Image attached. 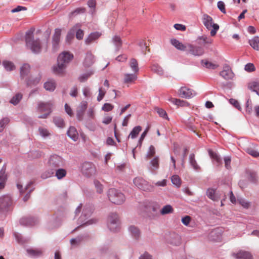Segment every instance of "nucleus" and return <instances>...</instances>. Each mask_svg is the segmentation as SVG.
<instances>
[{"mask_svg":"<svg viewBox=\"0 0 259 259\" xmlns=\"http://www.w3.org/2000/svg\"><path fill=\"white\" fill-rule=\"evenodd\" d=\"M207 197L213 201L217 200L218 197L215 195V190L213 189H208L206 193Z\"/></svg>","mask_w":259,"mask_h":259,"instance_id":"obj_42","label":"nucleus"},{"mask_svg":"<svg viewBox=\"0 0 259 259\" xmlns=\"http://www.w3.org/2000/svg\"><path fill=\"white\" fill-rule=\"evenodd\" d=\"M169 101L174 103V104L178 106H188L189 105L188 103L184 100H182L180 99L170 98L168 99Z\"/></svg>","mask_w":259,"mask_h":259,"instance_id":"obj_26","label":"nucleus"},{"mask_svg":"<svg viewBox=\"0 0 259 259\" xmlns=\"http://www.w3.org/2000/svg\"><path fill=\"white\" fill-rule=\"evenodd\" d=\"M225 165L227 169L231 168V158L229 156L224 158Z\"/></svg>","mask_w":259,"mask_h":259,"instance_id":"obj_57","label":"nucleus"},{"mask_svg":"<svg viewBox=\"0 0 259 259\" xmlns=\"http://www.w3.org/2000/svg\"><path fill=\"white\" fill-rule=\"evenodd\" d=\"M244 69L247 72H252L255 71V68L253 64L251 63H248L245 65Z\"/></svg>","mask_w":259,"mask_h":259,"instance_id":"obj_49","label":"nucleus"},{"mask_svg":"<svg viewBox=\"0 0 259 259\" xmlns=\"http://www.w3.org/2000/svg\"><path fill=\"white\" fill-rule=\"evenodd\" d=\"M9 119L8 118H4L0 120V132H2L5 128L6 125L9 123Z\"/></svg>","mask_w":259,"mask_h":259,"instance_id":"obj_47","label":"nucleus"},{"mask_svg":"<svg viewBox=\"0 0 259 259\" xmlns=\"http://www.w3.org/2000/svg\"><path fill=\"white\" fill-rule=\"evenodd\" d=\"M189 162L193 167L194 169L196 170H198L200 169L199 166L197 164V162L195 159V155L194 154H191L189 156Z\"/></svg>","mask_w":259,"mask_h":259,"instance_id":"obj_34","label":"nucleus"},{"mask_svg":"<svg viewBox=\"0 0 259 259\" xmlns=\"http://www.w3.org/2000/svg\"><path fill=\"white\" fill-rule=\"evenodd\" d=\"M39 134L44 138H46L49 136V132L46 128L42 127H39Z\"/></svg>","mask_w":259,"mask_h":259,"instance_id":"obj_55","label":"nucleus"},{"mask_svg":"<svg viewBox=\"0 0 259 259\" xmlns=\"http://www.w3.org/2000/svg\"><path fill=\"white\" fill-rule=\"evenodd\" d=\"M171 43L178 50L181 51H185L186 50L187 47L176 39H171Z\"/></svg>","mask_w":259,"mask_h":259,"instance_id":"obj_29","label":"nucleus"},{"mask_svg":"<svg viewBox=\"0 0 259 259\" xmlns=\"http://www.w3.org/2000/svg\"><path fill=\"white\" fill-rule=\"evenodd\" d=\"M141 130L142 127L140 126H135L130 134L128 138L131 137L132 139H135L136 137H137Z\"/></svg>","mask_w":259,"mask_h":259,"instance_id":"obj_32","label":"nucleus"},{"mask_svg":"<svg viewBox=\"0 0 259 259\" xmlns=\"http://www.w3.org/2000/svg\"><path fill=\"white\" fill-rule=\"evenodd\" d=\"M112 120V117L109 115H106L104 117L102 122L105 124H109Z\"/></svg>","mask_w":259,"mask_h":259,"instance_id":"obj_58","label":"nucleus"},{"mask_svg":"<svg viewBox=\"0 0 259 259\" xmlns=\"http://www.w3.org/2000/svg\"><path fill=\"white\" fill-rule=\"evenodd\" d=\"M173 211L172 207L170 205L164 206L160 210V213L162 214H165L172 212Z\"/></svg>","mask_w":259,"mask_h":259,"instance_id":"obj_46","label":"nucleus"},{"mask_svg":"<svg viewBox=\"0 0 259 259\" xmlns=\"http://www.w3.org/2000/svg\"><path fill=\"white\" fill-rule=\"evenodd\" d=\"M174 27L176 29L178 30L185 31L186 29V26L181 24H175Z\"/></svg>","mask_w":259,"mask_h":259,"instance_id":"obj_63","label":"nucleus"},{"mask_svg":"<svg viewBox=\"0 0 259 259\" xmlns=\"http://www.w3.org/2000/svg\"><path fill=\"white\" fill-rule=\"evenodd\" d=\"M191 221V217L190 216L187 215L182 219V222L183 224L186 226H188Z\"/></svg>","mask_w":259,"mask_h":259,"instance_id":"obj_62","label":"nucleus"},{"mask_svg":"<svg viewBox=\"0 0 259 259\" xmlns=\"http://www.w3.org/2000/svg\"><path fill=\"white\" fill-rule=\"evenodd\" d=\"M108 228L113 231H115L119 227L120 222L118 216L116 213H111L108 218Z\"/></svg>","mask_w":259,"mask_h":259,"instance_id":"obj_7","label":"nucleus"},{"mask_svg":"<svg viewBox=\"0 0 259 259\" xmlns=\"http://www.w3.org/2000/svg\"><path fill=\"white\" fill-rule=\"evenodd\" d=\"M81 171L86 177H90L96 174V169L93 163L85 162L82 164Z\"/></svg>","mask_w":259,"mask_h":259,"instance_id":"obj_6","label":"nucleus"},{"mask_svg":"<svg viewBox=\"0 0 259 259\" xmlns=\"http://www.w3.org/2000/svg\"><path fill=\"white\" fill-rule=\"evenodd\" d=\"M137 79V75L136 73H126L124 75L123 83L127 84L134 83Z\"/></svg>","mask_w":259,"mask_h":259,"instance_id":"obj_16","label":"nucleus"},{"mask_svg":"<svg viewBox=\"0 0 259 259\" xmlns=\"http://www.w3.org/2000/svg\"><path fill=\"white\" fill-rule=\"evenodd\" d=\"M94 184L97 190V191L101 193L103 192V185L98 181H95Z\"/></svg>","mask_w":259,"mask_h":259,"instance_id":"obj_54","label":"nucleus"},{"mask_svg":"<svg viewBox=\"0 0 259 259\" xmlns=\"http://www.w3.org/2000/svg\"><path fill=\"white\" fill-rule=\"evenodd\" d=\"M233 256L235 257L236 259H253L252 255L251 253L245 251H240L236 254L234 253Z\"/></svg>","mask_w":259,"mask_h":259,"instance_id":"obj_20","label":"nucleus"},{"mask_svg":"<svg viewBox=\"0 0 259 259\" xmlns=\"http://www.w3.org/2000/svg\"><path fill=\"white\" fill-rule=\"evenodd\" d=\"M54 123L55 124L60 128H63L65 126V122L63 119L59 117H56L54 118L53 120Z\"/></svg>","mask_w":259,"mask_h":259,"instance_id":"obj_41","label":"nucleus"},{"mask_svg":"<svg viewBox=\"0 0 259 259\" xmlns=\"http://www.w3.org/2000/svg\"><path fill=\"white\" fill-rule=\"evenodd\" d=\"M94 72L92 71H90L85 73H84L83 74H81L80 75L78 79V80L81 82H83L85 81L92 74H93Z\"/></svg>","mask_w":259,"mask_h":259,"instance_id":"obj_36","label":"nucleus"},{"mask_svg":"<svg viewBox=\"0 0 259 259\" xmlns=\"http://www.w3.org/2000/svg\"><path fill=\"white\" fill-rule=\"evenodd\" d=\"M208 153L210 157L213 159L217 163L218 166L222 164V160L219 155L211 150H208Z\"/></svg>","mask_w":259,"mask_h":259,"instance_id":"obj_25","label":"nucleus"},{"mask_svg":"<svg viewBox=\"0 0 259 259\" xmlns=\"http://www.w3.org/2000/svg\"><path fill=\"white\" fill-rule=\"evenodd\" d=\"M61 30L56 29L53 36V49L56 51L58 48V45L60 42Z\"/></svg>","mask_w":259,"mask_h":259,"instance_id":"obj_14","label":"nucleus"},{"mask_svg":"<svg viewBox=\"0 0 259 259\" xmlns=\"http://www.w3.org/2000/svg\"><path fill=\"white\" fill-rule=\"evenodd\" d=\"M38 223L37 218L33 217H25L20 219V223L21 225L26 227H32Z\"/></svg>","mask_w":259,"mask_h":259,"instance_id":"obj_11","label":"nucleus"},{"mask_svg":"<svg viewBox=\"0 0 259 259\" xmlns=\"http://www.w3.org/2000/svg\"><path fill=\"white\" fill-rule=\"evenodd\" d=\"M250 46L254 50L259 51V37L254 36L249 40Z\"/></svg>","mask_w":259,"mask_h":259,"instance_id":"obj_27","label":"nucleus"},{"mask_svg":"<svg viewBox=\"0 0 259 259\" xmlns=\"http://www.w3.org/2000/svg\"><path fill=\"white\" fill-rule=\"evenodd\" d=\"M106 93V91L103 89L102 88H100L99 90V95L97 97V100L98 101H101L103 98H104L105 94Z\"/></svg>","mask_w":259,"mask_h":259,"instance_id":"obj_52","label":"nucleus"},{"mask_svg":"<svg viewBox=\"0 0 259 259\" xmlns=\"http://www.w3.org/2000/svg\"><path fill=\"white\" fill-rule=\"evenodd\" d=\"M156 111L160 117L165 119L168 118L166 112L164 110L161 108H157Z\"/></svg>","mask_w":259,"mask_h":259,"instance_id":"obj_51","label":"nucleus"},{"mask_svg":"<svg viewBox=\"0 0 259 259\" xmlns=\"http://www.w3.org/2000/svg\"><path fill=\"white\" fill-rule=\"evenodd\" d=\"M187 50L190 54L194 56H201L204 54V50L201 47L189 45Z\"/></svg>","mask_w":259,"mask_h":259,"instance_id":"obj_12","label":"nucleus"},{"mask_svg":"<svg viewBox=\"0 0 259 259\" xmlns=\"http://www.w3.org/2000/svg\"><path fill=\"white\" fill-rule=\"evenodd\" d=\"M73 58V55L67 51L62 52L58 57L57 62L67 66Z\"/></svg>","mask_w":259,"mask_h":259,"instance_id":"obj_9","label":"nucleus"},{"mask_svg":"<svg viewBox=\"0 0 259 259\" xmlns=\"http://www.w3.org/2000/svg\"><path fill=\"white\" fill-rule=\"evenodd\" d=\"M28 256L31 257H38L42 256L44 251L41 249L28 248L26 250Z\"/></svg>","mask_w":259,"mask_h":259,"instance_id":"obj_17","label":"nucleus"},{"mask_svg":"<svg viewBox=\"0 0 259 259\" xmlns=\"http://www.w3.org/2000/svg\"><path fill=\"white\" fill-rule=\"evenodd\" d=\"M246 152L249 155L254 157L259 156V152L251 147H248L246 149Z\"/></svg>","mask_w":259,"mask_h":259,"instance_id":"obj_45","label":"nucleus"},{"mask_svg":"<svg viewBox=\"0 0 259 259\" xmlns=\"http://www.w3.org/2000/svg\"><path fill=\"white\" fill-rule=\"evenodd\" d=\"M130 66L134 73L137 74L139 71L138 64L137 61L135 59H132L130 62Z\"/></svg>","mask_w":259,"mask_h":259,"instance_id":"obj_33","label":"nucleus"},{"mask_svg":"<svg viewBox=\"0 0 259 259\" xmlns=\"http://www.w3.org/2000/svg\"><path fill=\"white\" fill-rule=\"evenodd\" d=\"M94 63V56L91 53H87L83 62V66L85 67L91 66Z\"/></svg>","mask_w":259,"mask_h":259,"instance_id":"obj_23","label":"nucleus"},{"mask_svg":"<svg viewBox=\"0 0 259 259\" xmlns=\"http://www.w3.org/2000/svg\"><path fill=\"white\" fill-rule=\"evenodd\" d=\"M101 35V33L99 32L91 33L86 38L85 42L87 45H90L93 41L98 39Z\"/></svg>","mask_w":259,"mask_h":259,"instance_id":"obj_21","label":"nucleus"},{"mask_svg":"<svg viewBox=\"0 0 259 259\" xmlns=\"http://www.w3.org/2000/svg\"><path fill=\"white\" fill-rule=\"evenodd\" d=\"M151 170H155L159 168V157L156 156L150 161Z\"/></svg>","mask_w":259,"mask_h":259,"instance_id":"obj_35","label":"nucleus"},{"mask_svg":"<svg viewBox=\"0 0 259 259\" xmlns=\"http://www.w3.org/2000/svg\"><path fill=\"white\" fill-rule=\"evenodd\" d=\"M37 109L39 112L49 111V104L47 103L39 102Z\"/></svg>","mask_w":259,"mask_h":259,"instance_id":"obj_40","label":"nucleus"},{"mask_svg":"<svg viewBox=\"0 0 259 259\" xmlns=\"http://www.w3.org/2000/svg\"><path fill=\"white\" fill-rule=\"evenodd\" d=\"M14 236L16 241L20 244H24L26 242H27L29 239L28 238H26L23 237L21 234L18 233H14Z\"/></svg>","mask_w":259,"mask_h":259,"instance_id":"obj_31","label":"nucleus"},{"mask_svg":"<svg viewBox=\"0 0 259 259\" xmlns=\"http://www.w3.org/2000/svg\"><path fill=\"white\" fill-rule=\"evenodd\" d=\"M114 108V106L110 103H105L102 109L105 112H109L111 111Z\"/></svg>","mask_w":259,"mask_h":259,"instance_id":"obj_50","label":"nucleus"},{"mask_svg":"<svg viewBox=\"0 0 259 259\" xmlns=\"http://www.w3.org/2000/svg\"><path fill=\"white\" fill-rule=\"evenodd\" d=\"M78 93V89L76 86L72 87L70 92V95L72 97H75L77 96Z\"/></svg>","mask_w":259,"mask_h":259,"instance_id":"obj_60","label":"nucleus"},{"mask_svg":"<svg viewBox=\"0 0 259 259\" xmlns=\"http://www.w3.org/2000/svg\"><path fill=\"white\" fill-rule=\"evenodd\" d=\"M239 202L240 204L245 208H248L250 207V203L243 199L239 200Z\"/></svg>","mask_w":259,"mask_h":259,"instance_id":"obj_59","label":"nucleus"},{"mask_svg":"<svg viewBox=\"0 0 259 259\" xmlns=\"http://www.w3.org/2000/svg\"><path fill=\"white\" fill-rule=\"evenodd\" d=\"M22 98V95L20 93L16 94L10 100V102L14 105H17Z\"/></svg>","mask_w":259,"mask_h":259,"instance_id":"obj_37","label":"nucleus"},{"mask_svg":"<svg viewBox=\"0 0 259 259\" xmlns=\"http://www.w3.org/2000/svg\"><path fill=\"white\" fill-rule=\"evenodd\" d=\"M6 165L5 164L0 170V189L5 187L7 177L6 174Z\"/></svg>","mask_w":259,"mask_h":259,"instance_id":"obj_19","label":"nucleus"},{"mask_svg":"<svg viewBox=\"0 0 259 259\" xmlns=\"http://www.w3.org/2000/svg\"><path fill=\"white\" fill-rule=\"evenodd\" d=\"M88 106V103L86 101H82L79 106L78 107V110L81 111V112H84L86 110Z\"/></svg>","mask_w":259,"mask_h":259,"instance_id":"obj_56","label":"nucleus"},{"mask_svg":"<svg viewBox=\"0 0 259 259\" xmlns=\"http://www.w3.org/2000/svg\"><path fill=\"white\" fill-rule=\"evenodd\" d=\"M129 231L133 237L135 239H138L140 237L141 233L137 227L134 226H131L129 227Z\"/></svg>","mask_w":259,"mask_h":259,"instance_id":"obj_28","label":"nucleus"},{"mask_svg":"<svg viewBox=\"0 0 259 259\" xmlns=\"http://www.w3.org/2000/svg\"><path fill=\"white\" fill-rule=\"evenodd\" d=\"M155 154V149L153 145L149 147V150L146 154L147 159H151Z\"/></svg>","mask_w":259,"mask_h":259,"instance_id":"obj_44","label":"nucleus"},{"mask_svg":"<svg viewBox=\"0 0 259 259\" xmlns=\"http://www.w3.org/2000/svg\"><path fill=\"white\" fill-rule=\"evenodd\" d=\"M3 65L5 69L7 71H12L15 68L14 64L11 61H4Z\"/></svg>","mask_w":259,"mask_h":259,"instance_id":"obj_39","label":"nucleus"},{"mask_svg":"<svg viewBox=\"0 0 259 259\" xmlns=\"http://www.w3.org/2000/svg\"><path fill=\"white\" fill-rule=\"evenodd\" d=\"M220 75L226 80L230 79L233 77V73L229 66L224 67L223 70L220 72Z\"/></svg>","mask_w":259,"mask_h":259,"instance_id":"obj_15","label":"nucleus"},{"mask_svg":"<svg viewBox=\"0 0 259 259\" xmlns=\"http://www.w3.org/2000/svg\"><path fill=\"white\" fill-rule=\"evenodd\" d=\"M27 10V8L25 7H23L21 6H18L16 8L12 9L11 10V12L13 13H14L20 12L22 10Z\"/></svg>","mask_w":259,"mask_h":259,"instance_id":"obj_61","label":"nucleus"},{"mask_svg":"<svg viewBox=\"0 0 259 259\" xmlns=\"http://www.w3.org/2000/svg\"><path fill=\"white\" fill-rule=\"evenodd\" d=\"M41 75L38 74V75L35 77H30L26 79V85L27 87L31 88L32 87L36 85L40 81Z\"/></svg>","mask_w":259,"mask_h":259,"instance_id":"obj_18","label":"nucleus"},{"mask_svg":"<svg viewBox=\"0 0 259 259\" xmlns=\"http://www.w3.org/2000/svg\"><path fill=\"white\" fill-rule=\"evenodd\" d=\"M13 203L11 196L6 195L0 197V213H4L10 210Z\"/></svg>","mask_w":259,"mask_h":259,"instance_id":"obj_4","label":"nucleus"},{"mask_svg":"<svg viewBox=\"0 0 259 259\" xmlns=\"http://www.w3.org/2000/svg\"><path fill=\"white\" fill-rule=\"evenodd\" d=\"M179 95L182 98L189 99L196 95L195 92L186 87H182L179 90Z\"/></svg>","mask_w":259,"mask_h":259,"instance_id":"obj_10","label":"nucleus"},{"mask_svg":"<svg viewBox=\"0 0 259 259\" xmlns=\"http://www.w3.org/2000/svg\"><path fill=\"white\" fill-rule=\"evenodd\" d=\"M66 170L63 168H59L56 171L55 176L58 179L61 180L66 175Z\"/></svg>","mask_w":259,"mask_h":259,"instance_id":"obj_38","label":"nucleus"},{"mask_svg":"<svg viewBox=\"0 0 259 259\" xmlns=\"http://www.w3.org/2000/svg\"><path fill=\"white\" fill-rule=\"evenodd\" d=\"M66 65L57 62V64L53 67V72L56 75L63 76L65 74Z\"/></svg>","mask_w":259,"mask_h":259,"instance_id":"obj_13","label":"nucleus"},{"mask_svg":"<svg viewBox=\"0 0 259 259\" xmlns=\"http://www.w3.org/2000/svg\"><path fill=\"white\" fill-rule=\"evenodd\" d=\"M172 183L177 187H179L181 186V182L180 177L178 175H174L171 178Z\"/></svg>","mask_w":259,"mask_h":259,"instance_id":"obj_43","label":"nucleus"},{"mask_svg":"<svg viewBox=\"0 0 259 259\" xmlns=\"http://www.w3.org/2000/svg\"><path fill=\"white\" fill-rule=\"evenodd\" d=\"M30 66L28 64H24L20 68L21 77L24 78L30 72Z\"/></svg>","mask_w":259,"mask_h":259,"instance_id":"obj_24","label":"nucleus"},{"mask_svg":"<svg viewBox=\"0 0 259 259\" xmlns=\"http://www.w3.org/2000/svg\"><path fill=\"white\" fill-rule=\"evenodd\" d=\"M113 41L117 48L118 49L122 45V41L119 36H115L113 38Z\"/></svg>","mask_w":259,"mask_h":259,"instance_id":"obj_48","label":"nucleus"},{"mask_svg":"<svg viewBox=\"0 0 259 259\" xmlns=\"http://www.w3.org/2000/svg\"><path fill=\"white\" fill-rule=\"evenodd\" d=\"M202 22L207 29L210 30L212 28H213L210 31V35L212 36H214L219 29V25L213 23L212 18L206 14L203 15Z\"/></svg>","mask_w":259,"mask_h":259,"instance_id":"obj_3","label":"nucleus"},{"mask_svg":"<svg viewBox=\"0 0 259 259\" xmlns=\"http://www.w3.org/2000/svg\"><path fill=\"white\" fill-rule=\"evenodd\" d=\"M17 187L21 194H23L24 193H26L23 198V200L24 202L27 201L30 198V193L35 189V188L34 187V182L32 181L29 182L27 184V185H26V186L25 187L24 189H23L22 185L20 184H18L17 185Z\"/></svg>","mask_w":259,"mask_h":259,"instance_id":"obj_5","label":"nucleus"},{"mask_svg":"<svg viewBox=\"0 0 259 259\" xmlns=\"http://www.w3.org/2000/svg\"><path fill=\"white\" fill-rule=\"evenodd\" d=\"M133 182L136 186L144 191H150L153 188L151 185H149L148 183L142 178L137 177L134 179Z\"/></svg>","mask_w":259,"mask_h":259,"instance_id":"obj_8","label":"nucleus"},{"mask_svg":"<svg viewBox=\"0 0 259 259\" xmlns=\"http://www.w3.org/2000/svg\"><path fill=\"white\" fill-rule=\"evenodd\" d=\"M67 135L74 141H76L78 138V134L74 126H70L68 131Z\"/></svg>","mask_w":259,"mask_h":259,"instance_id":"obj_22","label":"nucleus"},{"mask_svg":"<svg viewBox=\"0 0 259 259\" xmlns=\"http://www.w3.org/2000/svg\"><path fill=\"white\" fill-rule=\"evenodd\" d=\"M34 29H31L26 32L25 41L28 48L35 54L39 53L41 50V46L39 39H35L33 37Z\"/></svg>","mask_w":259,"mask_h":259,"instance_id":"obj_1","label":"nucleus"},{"mask_svg":"<svg viewBox=\"0 0 259 259\" xmlns=\"http://www.w3.org/2000/svg\"><path fill=\"white\" fill-rule=\"evenodd\" d=\"M201 62L202 65L208 69H215L219 67V65L209 62L206 60H203Z\"/></svg>","mask_w":259,"mask_h":259,"instance_id":"obj_30","label":"nucleus"},{"mask_svg":"<svg viewBox=\"0 0 259 259\" xmlns=\"http://www.w3.org/2000/svg\"><path fill=\"white\" fill-rule=\"evenodd\" d=\"M109 200L115 204H121L125 201V196L120 192L115 189H110L108 192Z\"/></svg>","mask_w":259,"mask_h":259,"instance_id":"obj_2","label":"nucleus"},{"mask_svg":"<svg viewBox=\"0 0 259 259\" xmlns=\"http://www.w3.org/2000/svg\"><path fill=\"white\" fill-rule=\"evenodd\" d=\"M84 33L83 30L78 29L76 33V37L78 39H81L83 38Z\"/></svg>","mask_w":259,"mask_h":259,"instance_id":"obj_64","label":"nucleus"},{"mask_svg":"<svg viewBox=\"0 0 259 259\" xmlns=\"http://www.w3.org/2000/svg\"><path fill=\"white\" fill-rule=\"evenodd\" d=\"M217 6L218 9L224 14H226L225 5L222 1L218 2Z\"/></svg>","mask_w":259,"mask_h":259,"instance_id":"obj_53","label":"nucleus"}]
</instances>
